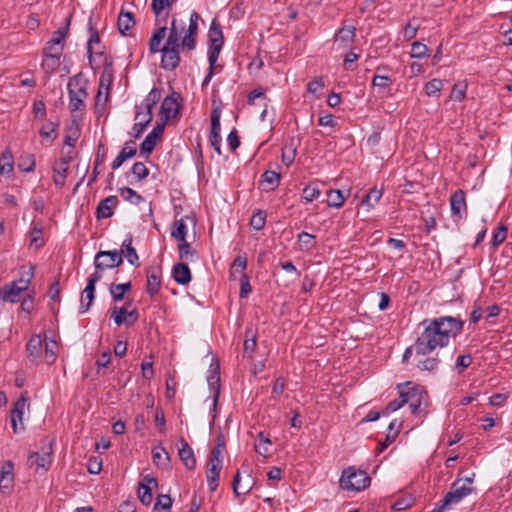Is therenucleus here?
<instances>
[{
    "label": "nucleus",
    "instance_id": "1",
    "mask_svg": "<svg viewBox=\"0 0 512 512\" xmlns=\"http://www.w3.org/2000/svg\"><path fill=\"white\" fill-rule=\"evenodd\" d=\"M420 326L423 331L416 339V353L423 355L430 354L437 348L447 347L450 339L462 331L464 322L459 317L440 316L424 319Z\"/></svg>",
    "mask_w": 512,
    "mask_h": 512
},
{
    "label": "nucleus",
    "instance_id": "2",
    "mask_svg": "<svg viewBox=\"0 0 512 512\" xmlns=\"http://www.w3.org/2000/svg\"><path fill=\"white\" fill-rule=\"evenodd\" d=\"M199 20L200 15L195 11L190 15L187 29L184 22L179 24L176 19L172 20L168 37L161 49V67L163 69L172 71L178 67L180 47L187 51L195 49Z\"/></svg>",
    "mask_w": 512,
    "mask_h": 512
},
{
    "label": "nucleus",
    "instance_id": "3",
    "mask_svg": "<svg viewBox=\"0 0 512 512\" xmlns=\"http://www.w3.org/2000/svg\"><path fill=\"white\" fill-rule=\"evenodd\" d=\"M57 342L53 339H42L40 334L33 335L26 344L29 361L38 364L44 360L48 365L57 359Z\"/></svg>",
    "mask_w": 512,
    "mask_h": 512
},
{
    "label": "nucleus",
    "instance_id": "4",
    "mask_svg": "<svg viewBox=\"0 0 512 512\" xmlns=\"http://www.w3.org/2000/svg\"><path fill=\"white\" fill-rule=\"evenodd\" d=\"M340 486L344 490L358 492L370 485L371 479L363 470L348 467L343 470L340 478Z\"/></svg>",
    "mask_w": 512,
    "mask_h": 512
},
{
    "label": "nucleus",
    "instance_id": "5",
    "mask_svg": "<svg viewBox=\"0 0 512 512\" xmlns=\"http://www.w3.org/2000/svg\"><path fill=\"white\" fill-rule=\"evenodd\" d=\"M69 109L76 112L84 107V99L87 98V81L80 75L70 78L68 82Z\"/></svg>",
    "mask_w": 512,
    "mask_h": 512
},
{
    "label": "nucleus",
    "instance_id": "6",
    "mask_svg": "<svg viewBox=\"0 0 512 512\" xmlns=\"http://www.w3.org/2000/svg\"><path fill=\"white\" fill-rule=\"evenodd\" d=\"M208 40V61L211 62L212 65H215L224 43L222 27L216 18H214L210 24Z\"/></svg>",
    "mask_w": 512,
    "mask_h": 512
},
{
    "label": "nucleus",
    "instance_id": "7",
    "mask_svg": "<svg viewBox=\"0 0 512 512\" xmlns=\"http://www.w3.org/2000/svg\"><path fill=\"white\" fill-rule=\"evenodd\" d=\"M425 393L418 388H409L407 390H401V397L404 400V405L408 404L411 413L414 415H420L424 412L422 408L425 402Z\"/></svg>",
    "mask_w": 512,
    "mask_h": 512
},
{
    "label": "nucleus",
    "instance_id": "8",
    "mask_svg": "<svg viewBox=\"0 0 512 512\" xmlns=\"http://www.w3.org/2000/svg\"><path fill=\"white\" fill-rule=\"evenodd\" d=\"M461 481V479H457L444 496V503H447L450 509L458 505L465 497L473 492L472 487L466 484H460Z\"/></svg>",
    "mask_w": 512,
    "mask_h": 512
},
{
    "label": "nucleus",
    "instance_id": "9",
    "mask_svg": "<svg viewBox=\"0 0 512 512\" xmlns=\"http://www.w3.org/2000/svg\"><path fill=\"white\" fill-rule=\"evenodd\" d=\"M27 407L28 397L22 394L14 403L10 412L11 424L14 433H19L24 429L23 414Z\"/></svg>",
    "mask_w": 512,
    "mask_h": 512
},
{
    "label": "nucleus",
    "instance_id": "10",
    "mask_svg": "<svg viewBox=\"0 0 512 512\" xmlns=\"http://www.w3.org/2000/svg\"><path fill=\"white\" fill-rule=\"evenodd\" d=\"M52 444L48 443L42 448V452H34L28 458L30 467L36 466V469L47 471L52 463Z\"/></svg>",
    "mask_w": 512,
    "mask_h": 512
},
{
    "label": "nucleus",
    "instance_id": "11",
    "mask_svg": "<svg viewBox=\"0 0 512 512\" xmlns=\"http://www.w3.org/2000/svg\"><path fill=\"white\" fill-rule=\"evenodd\" d=\"M450 208L453 217L463 219L467 216L468 208L466 204V194L462 189L456 190L450 196Z\"/></svg>",
    "mask_w": 512,
    "mask_h": 512
},
{
    "label": "nucleus",
    "instance_id": "12",
    "mask_svg": "<svg viewBox=\"0 0 512 512\" xmlns=\"http://www.w3.org/2000/svg\"><path fill=\"white\" fill-rule=\"evenodd\" d=\"M221 125H220V112L213 110L211 114V130L209 135V142L214 151L221 155Z\"/></svg>",
    "mask_w": 512,
    "mask_h": 512
},
{
    "label": "nucleus",
    "instance_id": "13",
    "mask_svg": "<svg viewBox=\"0 0 512 512\" xmlns=\"http://www.w3.org/2000/svg\"><path fill=\"white\" fill-rule=\"evenodd\" d=\"M130 304L131 303L129 302L122 307L114 306L110 309L111 318L118 326L124 323H126L127 325H131L137 320V311L135 309L132 311L127 310V306H129Z\"/></svg>",
    "mask_w": 512,
    "mask_h": 512
},
{
    "label": "nucleus",
    "instance_id": "14",
    "mask_svg": "<svg viewBox=\"0 0 512 512\" xmlns=\"http://www.w3.org/2000/svg\"><path fill=\"white\" fill-rule=\"evenodd\" d=\"M164 131V124H157L140 144V153L148 157L155 148L157 139Z\"/></svg>",
    "mask_w": 512,
    "mask_h": 512
},
{
    "label": "nucleus",
    "instance_id": "15",
    "mask_svg": "<svg viewBox=\"0 0 512 512\" xmlns=\"http://www.w3.org/2000/svg\"><path fill=\"white\" fill-rule=\"evenodd\" d=\"M95 259L100 261L105 269L115 268L122 264V252L118 250L112 251H99L95 255Z\"/></svg>",
    "mask_w": 512,
    "mask_h": 512
},
{
    "label": "nucleus",
    "instance_id": "16",
    "mask_svg": "<svg viewBox=\"0 0 512 512\" xmlns=\"http://www.w3.org/2000/svg\"><path fill=\"white\" fill-rule=\"evenodd\" d=\"M118 202V198L115 195L108 196L105 199L101 200L96 208V218H110L113 215L114 209L118 205Z\"/></svg>",
    "mask_w": 512,
    "mask_h": 512
},
{
    "label": "nucleus",
    "instance_id": "17",
    "mask_svg": "<svg viewBox=\"0 0 512 512\" xmlns=\"http://www.w3.org/2000/svg\"><path fill=\"white\" fill-rule=\"evenodd\" d=\"M152 486L157 487V481L155 478L148 475L139 483L138 497L143 505L148 506L152 502Z\"/></svg>",
    "mask_w": 512,
    "mask_h": 512
},
{
    "label": "nucleus",
    "instance_id": "18",
    "mask_svg": "<svg viewBox=\"0 0 512 512\" xmlns=\"http://www.w3.org/2000/svg\"><path fill=\"white\" fill-rule=\"evenodd\" d=\"M179 95L173 92L171 95L166 96L161 104V118L165 121L174 116L179 110V103L177 101Z\"/></svg>",
    "mask_w": 512,
    "mask_h": 512
},
{
    "label": "nucleus",
    "instance_id": "19",
    "mask_svg": "<svg viewBox=\"0 0 512 512\" xmlns=\"http://www.w3.org/2000/svg\"><path fill=\"white\" fill-rule=\"evenodd\" d=\"M161 275L162 271L159 267H151L147 270L146 291L151 297H154L160 290Z\"/></svg>",
    "mask_w": 512,
    "mask_h": 512
},
{
    "label": "nucleus",
    "instance_id": "20",
    "mask_svg": "<svg viewBox=\"0 0 512 512\" xmlns=\"http://www.w3.org/2000/svg\"><path fill=\"white\" fill-rule=\"evenodd\" d=\"M355 32L356 28L354 26H344L335 34L334 42L340 48H347L353 43L356 36Z\"/></svg>",
    "mask_w": 512,
    "mask_h": 512
},
{
    "label": "nucleus",
    "instance_id": "21",
    "mask_svg": "<svg viewBox=\"0 0 512 512\" xmlns=\"http://www.w3.org/2000/svg\"><path fill=\"white\" fill-rule=\"evenodd\" d=\"M135 143L133 141L126 142L117 157L111 163L112 170H117L122 164L136 155Z\"/></svg>",
    "mask_w": 512,
    "mask_h": 512
},
{
    "label": "nucleus",
    "instance_id": "22",
    "mask_svg": "<svg viewBox=\"0 0 512 512\" xmlns=\"http://www.w3.org/2000/svg\"><path fill=\"white\" fill-rule=\"evenodd\" d=\"M210 374L207 377V381L209 386L211 387V390L213 392V401L212 406L213 410L216 409L218 398L220 394V373H219V366L216 365L214 368L211 366Z\"/></svg>",
    "mask_w": 512,
    "mask_h": 512
},
{
    "label": "nucleus",
    "instance_id": "23",
    "mask_svg": "<svg viewBox=\"0 0 512 512\" xmlns=\"http://www.w3.org/2000/svg\"><path fill=\"white\" fill-rule=\"evenodd\" d=\"M180 445L178 452L180 459L187 469L193 470L196 467V459L193 449L183 438L180 439Z\"/></svg>",
    "mask_w": 512,
    "mask_h": 512
},
{
    "label": "nucleus",
    "instance_id": "24",
    "mask_svg": "<svg viewBox=\"0 0 512 512\" xmlns=\"http://www.w3.org/2000/svg\"><path fill=\"white\" fill-rule=\"evenodd\" d=\"M132 235L129 234L122 242V249L118 250L119 252H122V258L126 257L127 261L133 265V266H139V256L135 250V248L132 246Z\"/></svg>",
    "mask_w": 512,
    "mask_h": 512
},
{
    "label": "nucleus",
    "instance_id": "25",
    "mask_svg": "<svg viewBox=\"0 0 512 512\" xmlns=\"http://www.w3.org/2000/svg\"><path fill=\"white\" fill-rule=\"evenodd\" d=\"M173 279L180 285H186L191 281V271L185 263H177L172 269Z\"/></svg>",
    "mask_w": 512,
    "mask_h": 512
},
{
    "label": "nucleus",
    "instance_id": "26",
    "mask_svg": "<svg viewBox=\"0 0 512 512\" xmlns=\"http://www.w3.org/2000/svg\"><path fill=\"white\" fill-rule=\"evenodd\" d=\"M427 355L428 354L418 355L416 353V367L422 371L434 372L438 369L440 360Z\"/></svg>",
    "mask_w": 512,
    "mask_h": 512
},
{
    "label": "nucleus",
    "instance_id": "27",
    "mask_svg": "<svg viewBox=\"0 0 512 512\" xmlns=\"http://www.w3.org/2000/svg\"><path fill=\"white\" fill-rule=\"evenodd\" d=\"M95 286L96 283H93L92 281L87 280V285L82 293V300L79 307L80 313H85L90 308L94 298H95Z\"/></svg>",
    "mask_w": 512,
    "mask_h": 512
},
{
    "label": "nucleus",
    "instance_id": "28",
    "mask_svg": "<svg viewBox=\"0 0 512 512\" xmlns=\"http://www.w3.org/2000/svg\"><path fill=\"white\" fill-rule=\"evenodd\" d=\"M20 294V289L10 282L0 289V300L15 303L19 301Z\"/></svg>",
    "mask_w": 512,
    "mask_h": 512
},
{
    "label": "nucleus",
    "instance_id": "29",
    "mask_svg": "<svg viewBox=\"0 0 512 512\" xmlns=\"http://www.w3.org/2000/svg\"><path fill=\"white\" fill-rule=\"evenodd\" d=\"M223 465L208 464L206 472L208 488L214 492L219 485V476Z\"/></svg>",
    "mask_w": 512,
    "mask_h": 512
},
{
    "label": "nucleus",
    "instance_id": "30",
    "mask_svg": "<svg viewBox=\"0 0 512 512\" xmlns=\"http://www.w3.org/2000/svg\"><path fill=\"white\" fill-rule=\"evenodd\" d=\"M63 50V46H58L48 41L43 49V54L45 57H50L53 67H58Z\"/></svg>",
    "mask_w": 512,
    "mask_h": 512
},
{
    "label": "nucleus",
    "instance_id": "31",
    "mask_svg": "<svg viewBox=\"0 0 512 512\" xmlns=\"http://www.w3.org/2000/svg\"><path fill=\"white\" fill-rule=\"evenodd\" d=\"M240 482H241V474L238 471L235 474L233 482H232V489H233L234 494L237 497H240L241 495L249 493L253 487V481L250 476H248V480L245 484L241 485Z\"/></svg>",
    "mask_w": 512,
    "mask_h": 512
},
{
    "label": "nucleus",
    "instance_id": "32",
    "mask_svg": "<svg viewBox=\"0 0 512 512\" xmlns=\"http://www.w3.org/2000/svg\"><path fill=\"white\" fill-rule=\"evenodd\" d=\"M185 219H189V217L186 216L176 220L171 229V236L179 242H184L186 240L188 229Z\"/></svg>",
    "mask_w": 512,
    "mask_h": 512
},
{
    "label": "nucleus",
    "instance_id": "33",
    "mask_svg": "<svg viewBox=\"0 0 512 512\" xmlns=\"http://www.w3.org/2000/svg\"><path fill=\"white\" fill-rule=\"evenodd\" d=\"M13 173V155L10 149H5L0 158V174L11 176Z\"/></svg>",
    "mask_w": 512,
    "mask_h": 512
},
{
    "label": "nucleus",
    "instance_id": "34",
    "mask_svg": "<svg viewBox=\"0 0 512 512\" xmlns=\"http://www.w3.org/2000/svg\"><path fill=\"white\" fill-rule=\"evenodd\" d=\"M132 288L131 282H126L122 284H111L109 288V292L115 302L122 301L124 299V294L130 291Z\"/></svg>",
    "mask_w": 512,
    "mask_h": 512
},
{
    "label": "nucleus",
    "instance_id": "35",
    "mask_svg": "<svg viewBox=\"0 0 512 512\" xmlns=\"http://www.w3.org/2000/svg\"><path fill=\"white\" fill-rule=\"evenodd\" d=\"M135 21L130 12L121 11L118 16V30L122 35H126L129 29L134 25Z\"/></svg>",
    "mask_w": 512,
    "mask_h": 512
},
{
    "label": "nucleus",
    "instance_id": "36",
    "mask_svg": "<svg viewBox=\"0 0 512 512\" xmlns=\"http://www.w3.org/2000/svg\"><path fill=\"white\" fill-rule=\"evenodd\" d=\"M178 251L180 259L186 261H195L198 259V253L195 249L191 247V245L185 240L184 242H179Z\"/></svg>",
    "mask_w": 512,
    "mask_h": 512
},
{
    "label": "nucleus",
    "instance_id": "37",
    "mask_svg": "<svg viewBox=\"0 0 512 512\" xmlns=\"http://www.w3.org/2000/svg\"><path fill=\"white\" fill-rule=\"evenodd\" d=\"M166 31H167V27L162 26V27H159L153 33V35L149 41V50L151 53L154 54V53L161 51V49L159 47H160L161 41L164 39V37L166 35Z\"/></svg>",
    "mask_w": 512,
    "mask_h": 512
},
{
    "label": "nucleus",
    "instance_id": "38",
    "mask_svg": "<svg viewBox=\"0 0 512 512\" xmlns=\"http://www.w3.org/2000/svg\"><path fill=\"white\" fill-rule=\"evenodd\" d=\"M162 96L161 89L153 88L148 95L145 97L143 101V106L145 108V111H149L152 113V110L154 106L159 102Z\"/></svg>",
    "mask_w": 512,
    "mask_h": 512
},
{
    "label": "nucleus",
    "instance_id": "39",
    "mask_svg": "<svg viewBox=\"0 0 512 512\" xmlns=\"http://www.w3.org/2000/svg\"><path fill=\"white\" fill-rule=\"evenodd\" d=\"M162 96L161 89L153 88L148 95L145 97L143 101V106L145 108V111H149L152 113V110L154 106L159 102Z\"/></svg>",
    "mask_w": 512,
    "mask_h": 512
},
{
    "label": "nucleus",
    "instance_id": "40",
    "mask_svg": "<svg viewBox=\"0 0 512 512\" xmlns=\"http://www.w3.org/2000/svg\"><path fill=\"white\" fill-rule=\"evenodd\" d=\"M346 200L341 190H330L327 193V205L329 207L341 208Z\"/></svg>",
    "mask_w": 512,
    "mask_h": 512
},
{
    "label": "nucleus",
    "instance_id": "41",
    "mask_svg": "<svg viewBox=\"0 0 512 512\" xmlns=\"http://www.w3.org/2000/svg\"><path fill=\"white\" fill-rule=\"evenodd\" d=\"M33 276H34V266L31 265L26 272H23L21 274V277L18 280L12 281L11 283L16 285V287H18L21 292H24L28 289Z\"/></svg>",
    "mask_w": 512,
    "mask_h": 512
},
{
    "label": "nucleus",
    "instance_id": "42",
    "mask_svg": "<svg viewBox=\"0 0 512 512\" xmlns=\"http://www.w3.org/2000/svg\"><path fill=\"white\" fill-rule=\"evenodd\" d=\"M245 335L246 339L244 341L243 352L245 355L251 357L257 346L256 334L252 331L251 328H247Z\"/></svg>",
    "mask_w": 512,
    "mask_h": 512
},
{
    "label": "nucleus",
    "instance_id": "43",
    "mask_svg": "<svg viewBox=\"0 0 512 512\" xmlns=\"http://www.w3.org/2000/svg\"><path fill=\"white\" fill-rule=\"evenodd\" d=\"M152 458L157 466H166L170 460L168 452L162 446L155 447L152 450Z\"/></svg>",
    "mask_w": 512,
    "mask_h": 512
},
{
    "label": "nucleus",
    "instance_id": "44",
    "mask_svg": "<svg viewBox=\"0 0 512 512\" xmlns=\"http://www.w3.org/2000/svg\"><path fill=\"white\" fill-rule=\"evenodd\" d=\"M68 168L65 166H61L56 162L53 165V182L58 187H63L65 185V180L67 177Z\"/></svg>",
    "mask_w": 512,
    "mask_h": 512
},
{
    "label": "nucleus",
    "instance_id": "45",
    "mask_svg": "<svg viewBox=\"0 0 512 512\" xmlns=\"http://www.w3.org/2000/svg\"><path fill=\"white\" fill-rule=\"evenodd\" d=\"M119 193L125 201H128L135 205L141 203L144 200V198L140 194H138L135 190L129 187L119 188Z\"/></svg>",
    "mask_w": 512,
    "mask_h": 512
},
{
    "label": "nucleus",
    "instance_id": "46",
    "mask_svg": "<svg viewBox=\"0 0 512 512\" xmlns=\"http://www.w3.org/2000/svg\"><path fill=\"white\" fill-rule=\"evenodd\" d=\"M271 446L270 439L260 432L257 437V443L255 444L256 452L261 456H267L269 453V447Z\"/></svg>",
    "mask_w": 512,
    "mask_h": 512
},
{
    "label": "nucleus",
    "instance_id": "47",
    "mask_svg": "<svg viewBox=\"0 0 512 512\" xmlns=\"http://www.w3.org/2000/svg\"><path fill=\"white\" fill-rule=\"evenodd\" d=\"M57 127L58 124L49 121L42 125L39 134L43 139L53 141L57 136Z\"/></svg>",
    "mask_w": 512,
    "mask_h": 512
},
{
    "label": "nucleus",
    "instance_id": "48",
    "mask_svg": "<svg viewBox=\"0 0 512 512\" xmlns=\"http://www.w3.org/2000/svg\"><path fill=\"white\" fill-rule=\"evenodd\" d=\"M98 44H100L99 33H98V31L95 28H93L91 26L90 27V37H89L88 42H87V54H88V57H89L90 61H91L93 53H96V54H101L102 53L101 51H95L94 50V45H98Z\"/></svg>",
    "mask_w": 512,
    "mask_h": 512
},
{
    "label": "nucleus",
    "instance_id": "49",
    "mask_svg": "<svg viewBox=\"0 0 512 512\" xmlns=\"http://www.w3.org/2000/svg\"><path fill=\"white\" fill-rule=\"evenodd\" d=\"M280 181V174L275 171L267 170L262 175V183L267 184V189L273 190L276 188Z\"/></svg>",
    "mask_w": 512,
    "mask_h": 512
},
{
    "label": "nucleus",
    "instance_id": "50",
    "mask_svg": "<svg viewBox=\"0 0 512 512\" xmlns=\"http://www.w3.org/2000/svg\"><path fill=\"white\" fill-rule=\"evenodd\" d=\"M69 32V22L66 24V26L59 28L58 30L54 31L52 33V36L49 40V42L56 44L58 46L64 47V41L68 35Z\"/></svg>",
    "mask_w": 512,
    "mask_h": 512
},
{
    "label": "nucleus",
    "instance_id": "51",
    "mask_svg": "<svg viewBox=\"0 0 512 512\" xmlns=\"http://www.w3.org/2000/svg\"><path fill=\"white\" fill-rule=\"evenodd\" d=\"M382 195H383V192L381 189L373 188L363 198L362 204L367 205L369 207H374V205L380 201Z\"/></svg>",
    "mask_w": 512,
    "mask_h": 512
},
{
    "label": "nucleus",
    "instance_id": "52",
    "mask_svg": "<svg viewBox=\"0 0 512 512\" xmlns=\"http://www.w3.org/2000/svg\"><path fill=\"white\" fill-rule=\"evenodd\" d=\"M246 267H247V257H246V254L238 255L235 258V260L233 261L232 266H231V271H230L231 277H234L235 272H237L238 270L240 271L241 275L243 273H246L245 272Z\"/></svg>",
    "mask_w": 512,
    "mask_h": 512
},
{
    "label": "nucleus",
    "instance_id": "53",
    "mask_svg": "<svg viewBox=\"0 0 512 512\" xmlns=\"http://www.w3.org/2000/svg\"><path fill=\"white\" fill-rule=\"evenodd\" d=\"M444 83L442 80L434 78L425 84V92L428 96H438L442 90Z\"/></svg>",
    "mask_w": 512,
    "mask_h": 512
},
{
    "label": "nucleus",
    "instance_id": "54",
    "mask_svg": "<svg viewBox=\"0 0 512 512\" xmlns=\"http://www.w3.org/2000/svg\"><path fill=\"white\" fill-rule=\"evenodd\" d=\"M472 362L473 358L470 354L460 355L456 359L454 369L458 374H461L472 364Z\"/></svg>",
    "mask_w": 512,
    "mask_h": 512
},
{
    "label": "nucleus",
    "instance_id": "55",
    "mask_svg": "<svg viewBox=\"0 0 512 512\" xmlns=\"http://www.w3.org/2000/svg\"><path fill=\"white\" fill-rule=\"evenodd\" d=\"M467 85L465 83H457L453 86L450 93V99L453 101L461 102L466 97Z\"/></svg>",
    "mask_w": 512,
    "mask_h": 512
},
{
    "label": "nucleus",
    "instance_id": "56",
    "mask_svg": "<svg viewBox=\"0 0 512 512\" xmlns=\"http://www.w3.org/2000/svg\"><path fill=\"white\" fill-rule=\"evenodd\" d=\"M428 48L425 44L415 41L411 44V58L422 59L427 56Z\"/></svg>",
    "mask_w": 512,
    "mask_h": 512
},
{
    "label": "nucleus",
    "instance_id": "57",
    "mask_svg": "<svg viewBox=\"0 0 512 512\" xmlns=\"http://www.w3.org/2000/svg\"><path fill=\"white\" fill-rule=\"evenodd\" d=\"M171 506V497L169 495L161 494L156 499L154 510H164L165 512H170Z\"/></svg>",
    "mask_w": 512,
    "mask_h": 512
},
{
    "label": "nucleus",
    "instance_id": "58",
    "mask_svg": "<svg viewBox=\"0 0 512 512\" xmlns=\"http://www.w3.org/2000/svg\"><path fill=\"white\" fill-rule=\"evenodd\" d=\"M131 172L137 181H141L149 175L148 168L142 162L134 163Z\"/></svg>",
    "mask_w": 512,
    "mask_h": 512
},
{
    "label": "nucleus",
    "instance_id": "59",
    "mask_svg": "<svg viewBox=\"0 0 512 512\" xmlns=\"http://www.w3.org/2000/svg\"><path fill=\"white\" fill-rule=\"evenodd\" d=\"M507 236V227L503 224L498 225L497 230L493 233L492 236V246L498 247L502 244Z\"/></svg>",
    "mask_w": 512,
    "mask_h": 512
},
{
    "label": "nucleus",
    "instance_id": "60",
    "mask_svg": "<svg viewBox=\"0 0 512 512\" xmlns=\"http://www.w3.org/2000/svg\"><path fill=\"white\" fill-rule=\"evenodd\" d=\"M109 98V86L104 85L103 80H100L98 93L96 95V107L104 105Z\"/></svg>",
    "mask_w": 512,
    "mask_h": 512
},
{
    "label": "nucleus",
    "instance_id": "61",
    "mask_svg": "<svg viewBox=\"0 0 512 512\" xmlns=\"http://www.w3.org/2000/svg\"><path fill=\"white\" fill-rule=\"evenodd\" d=\"M266 221V213L263 211H258L254 213L250 220V225L257 231L261 230Z\"/></svg>",
    "mask_w": 512,
    "mask_h": 512
},
{
    "label": "nucleus",
    "instance_id": "62",
    "mask_svg": "<svg viewBox=\"0 0 512 512\" xmlns=\"http://www.w3.org/2000/svg\"><path fill=\"white\" fill-rule=\"evenodd\" d=\"M392 84V80L387 75H375L372 80L373 87L379 89L389 88Z\"/></svg>",
    "mask_w": 512,
    "mask_h": 512
},
{
    "label": "nucleus",
    "instance_id": "63",
    "mask_svg": "<svg viewBox=\"0 0 512 512\" xmlns=\"http://www.w3.org/2000/svg\"><path fill=\"white\" fill-rule=\"evenodd\" d=\"M320 195V190L317 186L308 185L303 189V199L306 202H312Z\"/></svg>",
    "mask_w": 512,
    "mask_h": 512
},
{
    "label": "nucleus",
    "instance_id": "64",
    "mask_svg": "<svg viewBox=\"0 0 512 512\" xmlns=\"http://www.w3.org/2000/svg\"><path fill=\"white\" fill-rule=\"evenodd\" d=\"M314 236L310 233H307V232H301L300 234H298V241L300 243V246H301V249H303V247L305 249H310L312 247H314Z\"/></svg>",
    "mask_w": 512,
    "mask_h": 512
}]
</instances>
